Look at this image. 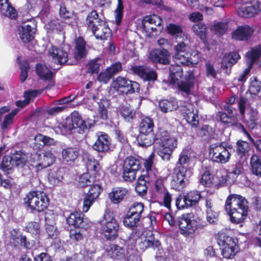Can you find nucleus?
I'll list each match as a JSON object with an SVG mask.
<instances>
[{
  "label": "nucleus",
  "instance_id": "f257e3e1",
  "mask_svg": "<svg viewBox=\"0 0 261 261\" xmlns=\"http://www.w3.org/2000/svg\"><path fill=\"white\" fill-rule=\"evenodd\" d=\"M153 121L151 118L145 117L141 120L137 138L138 144L142 147H146L155 141L159 145L155 149L157 153L163 160L168 161L173 150L177 146V139L163 128H158L153 137Z\"/></svg>",
  "mask_w": 261,
  "mask_h": 261
},
{
  "label": "nucleus",
  "instance_id": "f03ea898",
  "mask_svg": "<svg viewBox=\"0 0 261 261\" xmlns=\"http://www.w3.org/2000/svg\"><path fill=\"white\" fill-rule=\"evenodd\" d=\"M246 198L237 194H230L226 201L225 208L232 223L239 224L246 219L248 212Z\"/></svg>",
  "mask_w": 261,
  "mask_h": 261
},
{
  "label": "nucleus",
  "instance_id": "7ed1b4c3",
  "mask_svg": "<svg viewBox=\"0 0 261 261\" xmlns=\"http://www.w3.org/2000/svg\"><path fill=\"white\" fill-rule=\"evenodd\" d=\"M128 241L133 244H137L139 248L144 251L148 248L160 250L162 247L160 242L154 238L150 231H147L144 227H139L133 231L128 238Z\"/></svg>",
  "mask_w": 261,
  "mask_h": 261
},
{
  "label": "nucleus",
  "instance_id": "20e7f679",
  "mask_svg": "<svg viewBox=\"0 0 261 261\" xmlns=\"http://www.w3.org/2000/svg\"><path fill=\"white\" fill-rule=\"evenodd\" d=\"M49 54L55 61H57L60 64L68 63V64H73L76 61L85 57L87 55L86 49V42L82 38H78L75 42L74 57L75 61H70L68 59V54L62 49L52 46L49 49Z\"/></svg>",
  "mask_w": 261,
  "mask_h": 261
},
{
  "label": "nucleus",
  "instance_id": "39448f33",
  "mask_svg": "<svg viewBox=\"0 0 261 261\" xmlns=\"http://www.w3.org/2000/svg\"><path fill=\"white\" fill-rule=\"evenodd\" d=\"M87 172L81 175L79 178V185L82 187L90 186L99 180L103 171L99 162L93 157L89 156L86 161Z\"/></svg>",
  "mask_w": 261,
  "mask_h": 261
},
{
  "label": "nucleus",
  "instance_id": "423d86ee",
  "mask_svg": "<svg viewBox=\"0 0 261 261\" xmlns=\"http://www.w3.org/2000/svg\"><path fill=\"white\" fill-rule=\"evenodd\" d=\"M98 229L107 240H113L118 236L119 224L113 212L107 211L98 222Z\"/></svg>",
  "mask_w": 261,
  "mask_h": 261
},
{
  "label": "nucleus",
  "instance_id": "0eeeda50",
  "mask_svg": "<svg viewBox=\"0 0 261 261\" xmlns=\"http://www.w3.org/2000/svg\"><path fill=\"white\" fill-rule=\"evenodd\" d=\"M58 128L63 135L69 134L72 132L80 134L84 133L88 129L86 122L83 120L77 112L73 113L71 117H68L59 124Z\"/></svg>",
  "mask_w": 261,
  "mask_h": 261
},
{
  "label": "nucleus",
  "instance_id": "6e6552de",
  "mask_svg": "<svg viewBox=\"0 0 261 261\" xmlns=\"http://www.w3.org/2000/svg\"><path fill=\"white\" fill-rule=\"evenodd\" d=\"M217 243L221 255L225 259H232L239 251L237 240L222 232L218 233Z\"/></svg>",
  "mask_w": 261,
  "mask_h": 261
},
{
  "label": "nucleus",
  "instance_id": "1a4fd4ad",
  "mask_svg": "<svg viewBox=\"0 0 261 261\" xmlns=\"http://www.w3.org/2000/svg\"><path fill=\"white\" fill-rule=\"evenodd\" d=\"M24 204L31 210L38 212L44 211L48 205L49 200L46 194L42 192H31L24 199Z\"/></svg>",
  "mask_w": 261,
  "mask_h": 261
},
{
  "label": "nucleus",
  "instance_id": "9d476101",
  "mask_svg": "<svg viewBox=\"0 0 261 261\" xmlns=\"http://www.w3.org/2000/svg\"><path fill=\"white\" fill-rule=\"evenodd\" d=\"M139 85L138 83L130 81L125 77L118 76L112 82L111 88L122 94L133 93L138 92Z\"/></svg>",
  "mask_w": 261,
  "mask_h": 261
},
{
  "label": "nucleus",
  "instance_id": "9b49d317",
  "mask_svg": "<svg viewBox=\"0 0 261 261\" xmlns=\"http://www.w3.org/2000/svg\"><path fill=\"white\" fill-rule=\"evenodd\" d=\"M32 165L37 171L41 170L52 165L55 162L56 156L50 150H44L41 153L32 154Z\"/></svg>",
  "mask_w": 261,
  "mask_h": 261
},
{
  "label": "nucleus",
  "instance_id": "f8f14e48",
  "mask_svg": "<svg viewBox=\"0 0 261 261\" xmlns=\"http://www.w3.org/2000/svg\"><path fill=\"white\" fill-rule=\"evenodd\" d=\"M209 154L213 161L222 164L228 162L230 158L229 149L222 144H212L209 148Z\"/></svg>",
  "mask_w": 261,
  "mask_h": 261
},
{
  "label": "nucleus",
  "instance_id": "ddd939ff",
  "mask_svg": "<svg viewBox=\"0 0 261 261\" xmlns=\"http://www.w3.org/2000/svg\"><path fill=\"white\" fill-rule=\"evenodd\" d=\"M37 23L32 17L29 19L24 20L23 23L18 28V34L22 42L27 43L34 38Z\"/></svg>",
  "mask_w": 261,
  "mask_h": 261
},
{
  "label": "nucleus",
  "instance_id": "4468645a",
  "mask_svg": "<svg viewBox=\"0 0 261 261\" xmlns=\"http://www.w3.org/2000/svg\"><path fill=\"white\" fill-rule=\"evenodd\" d=\"M140 161L135 157L127 158L124 162L123 177L127 181H132L136 178L137 172L140 169Z\"/></svg>",
  "mask_w": 261,
  "mask_h": 261
},
{
  "label": "nucleus",
  "instance_id": "2eb2a0df",
  "mask_svg": "<svg viewBox=\"0 0 261 261\" xmlns=\"http://www.w3.org/2000/svg\"><path fill=\"white\" fill-rule=\"evenodd\" d=\"M180 233L185 237L192 235L197 227V222L191 219L190 214L182 215L177 221Z\"/></svg>",
  "mask_w": 261,
  "mask_h": 261
},
{
  "label": "nucleus",
  "instance_id": "dca6fc26",
  "mask_svg": "<svg viewBox=\"0 0 261 261\" xmlns=\"http://www.w3.org/2000/svg\"><path fill=\"white\" fill-rule=\"evenodd\" d=\"M191 175V171L182 167H177V171L173 176L171 182L172 188L177 191H181L188 183V178Z\"/></svg>",
  "mask_w": 261,
  "mask_h": 261
},
{
  "label": "nucleus",
  "instance_id": "f3484780",
  "mask_svg": "<svg viewBox=\"0 0 261 261\" xmlns=\"http://www.w3.org/2000/svg\"><path fill=\"white\" fill-rule=\"evenodd\" d=\"M261 54V45H258L252 48L246 53V61L248 67L240 74L238 81L243 82L246 80L247 75L249 74L252 64L258 59Z\"/></svg>",
  "mask_w": 261,
  "mask_h": 261
},
{
  "label": "nucleus",
  "instance_id": "a211bd4d",
  "mask_svg": "<svg viewBox=\"0 0 261 261\" xmlns=\"http://www.w3.org/2000/svg\"><path fill=\"white\" fill-rule=\"evenodd\" d=\"M130 70L144 81L154 82L157 80L158 75L156 72L146 66H133Z\"/></svg>",
  "mask_w": 261,
  "mask_h": 261
},
{
  "label": "nucleus",
  "instance_id": "6ab92c4d",
  "mask_svg": "<svg viewBox=\"0 0 261 261\" xmlns=\"http://www.w3.org/2000/svg\"><path fill=\"white\" fill-rule=\"evenodd\" d=\"M249 6L242 7L238 10V14L243 17H251L261 11V1L259 0H246Z\"/></svg>",
  "mask_w": 261,
  "mask_h": 261
},
{
  "label": "nucleus",
  "instance_id": "aec40b11",
  "mask_svg": "<svg viewBox=\"0 0 261 261\" xmlns=\"http://www.w3.org/2000/svg\"><path fill=\"white\" fill-rule=\"evenodd\" d=\"M180 111L187 122L192 127H196L199 123L198 110L191 103H187L182 106Z\"/></svg>",
  "mask_w": 261,
  "mask_h": 261
},
{
  "label": "nucleus",
  "instance_id": "412c9836",
  "mask_svg": "<svg viewBox=\"0 0 261 261\" xmlns=\"http://www.w3.org/2000/svg\"><path fill=\"white\" fill-rule=\"evenodd\" d=\"M200 57V54L197 51H193L192 53L185 52L173 56L176 63L188 66L196 64L199 62Z\"/></svg>",
  "mask_w": 261,
  "mask_h": 261
},
{
  "label": "nucleus",
  "instance_id": "4be33fe9",
  "mask_svg": "<svg viewBox=\"0 0 261 261\" xmlns=\"http://www.w3.org/2000/svg\"><path fill=\"white\" fill-rule=\"evenodd\" d=\"M149 58L153 62L166 64L169 62L170 56L167 49L162 48L152 50L149 53Z\"/></svg>",
  "mask_w": 261,
  "mask_h": 261
},
{
  "label": "nucleus",
  "instance_id": "5701e85b",
  "mask_svg": "<svg viewBox=\"0 0 261 261\" xmlns=\"http://www.w3.org/2000/svg\"><path fill=\"white\" fill-rule=\"evenodd\" d=\"M97 139L93 145L94 150L98 152H105L109 150L111 145V139L106 134L99 132L97 134Z\"/></svg>",
  "mask_w": 261,
  "mask_h": 261
},
{
  "label": "nucleus",
  "instance_id": "b1692460",
  "mask_svg": "<svg viewBox=\"0 0 261 261\" xmlns=\"http://www.w3.org/2000/svg\"><path fill=\"white\" fill-rule=\"evenodd\" d=\"M59 15L61 19L72 27H77L79 24V18L73 12L67 10L64 5H61L59 10Z\"/></svg>",
  "mask_w": 261,
  "mask_h": 261
},
{
  "label": "nucleus",
  "instance_id": "393cba45",
  "mask_svg": "<svg viewBox=\"0 0 261 261\" xmlns=\"http://www.w3.org/2000/svg\"><path fill=\"white\" fill-rule=\"evenodd\" d=\"M253 29L248 25L239 26L232 33V38L238 40H247L252 36Z\"/></svg>",
  "mask_w": 261,
  "mask_h": 261
},
{
  "label": "nucleus",
  "instance_id": "a878e982",
  "mask_svg": "<svg viewBox=\"0 0 261 261\" xmlns=\"http://www.w3.org/2000/svg\"><path fill=\"white\" fill-rule=\"evenodd\" d=\"M142 219L139 216L127 212L123 218V223L126 227L135 231L139 227H143L140 225Z\"/></svg>",
  "mask_w": 261,
  "mask_h": 261
},
{
  "label": "nucleus",
  "instance_id": "bb28decb",
  "mask_svg": "<svg viewBox=\"0 0 261 261\" xmlns=\"http://www.w3.org/2000/svg\"><path fill=\"white\" fill-rule=\"evenodd\" d=\"M128 194L127 189L123 187H115L109 194V197L113 203L118 204L123 200Z\"/></svg>",
  "mask_w": 261,
  "mask_h": 261
},
{
  "label": "nucleus",
  "instance_id": "cd10ccee",
  "mask_svg": "<svg viewBox=\"0 0 261 261\" xmlns=\"http://www.w3.org/2000/svg\"><path fill=\"white\" fill-rule=\"evenodd\" d=\"M195 158V153L191 149L183 150L179 155L177 167H182L186 169L191 170L188 167L192 163Z\"/></svg>",
  "mask_w": 261,
  "mask_h": 261
},
{
  "label": "nucleus",
  "instance_id": "c85d7f7f",
  "mask_svg": "<svg viewBox=\"0 0 261 261\" xmlns=\"http://www.w3.org/2000/svg\"><path fill=\"white\" fill-rule=\"evenodd\" d=\"M84 215L81 213L74 212L66 218L67 223L69 225H72L75 227L86 228L87 223L84 220Z\"/></svg>",
  "mask_w": 261,
  "mask_h": 261
},
{
  "label": "nucleus",
  "instance_id": "c756f323",
  "mask_svg": "<svg viewBox=\"0 0 261 261\" xmlns=\"http://www.w3.org/2000/svg\"><path fill=\"white\" fill-rule=\"evenodd\" d=\"M91 31L97 39L101 40L107 39L111 35L110 29L103 21Z\"/></svg>",
  "mask_w": 261,
  "mask_h": 261
},
{
  "label": "nucleus",
  "instance_id": "7c9ffc66",
  "mask_svg": "<svg viewBox=\"0 0 261 261\" xmlns=\"http://www.w3.org/2000/svg\"><path fill=\"white\" fill-rule=\"evenodd\" d=\"M195 82V76L192 72H189L186 77V81H181L177 82L179 89L188 94L190 93L192 88H193Z\"/></svg>",
  "mask_w": 261,
  "mask_h": 261
},
{
  "label": "nucleus",
  "instance_id": "2f4dec72",
  "mask_svg": "<svg viewBox=\"0 0 261 261\" xmlns=\"http://www.w3.org/2000/svg\"><path fill=\"white\" fill-rule=\"evenodd\" d=\"M0 13L11 19H14L17 16L16 10L8 3V0H0Z\"/></svg>",
  "mask_w": 261,
  "mask_h": 261
},
{
  "label": "nucleus",
  "instance_id": "473e14b6",
  "mask_svg": "<svg viewBox=\"0 0 261 261\" xmlns=\"http://www.w3.org/2000/svg\"><path fill=\"white\" fill-rule=\"evenodd\" d=\"M109 255L114 259L122 260L126 256L124 249L116 244H111L108 249Z\"/></svg>",
  "mask_w": 261,
  "mask_h": 261
},
{
  "label": "nucleus",
  "instance_id": "72a5a7b5",
  "mask_svg": "<svg viewBox=\"0 0 261 261\" xmlns=\"http://www.w3.org/2000/svg\"><path fill=\"white\" fill-rule=\"evenodd\" d=\"M153 153H151L144 162V167L146 169L145 172L147 173V178H150L151 179H155L157 178V174H158L156 170L153 167Z\"/></svg>",
  "mask_w": 261,
  "mask_h": 261
},
{
  "label": "nucleus",
  "instance_id": "f704fd0d",
  "mask_svg": "<svg viewBox=\"0 0 261 261\" xmlns=\"http://www.w3.org/2000/svg\"><path fill=\"white\" fill-rule=\"evenodd\" d=\"M159 107L163 112L167 113L175 110L178 107V105L176 99L171 98L169 100L164 99L160 101Z\"/></svg>",
  "mask_w": 261,
  "mask_h": 261
},
{
  "label": "nucleus",
  "instance_id": "c9c22d12",
  "mask_svg": "<svg viewBox=\"0 0 261 261\" xmlns=\"http://www.w3.org/2000/svg\"><path fill=\"white\" fill-rule=\"evenodd\" d=\"M240 58L239 54L237 52L225 54L223 57L221 67L222 68H231Z\"/></svg>",
  "mask_w": 261,
  "mask_h": 261
},
{
  "label": "nucleus",
  "instance_id": "e433bc0d",
  "mask_svg": "<svg viewBox=\"0 0 261 261\" xmlns=\"http://www.w3.org/2000/svg\"><path fill=\"white\" fill-rule=\"evenodd\" d=\"M36 71L37 74L42 80L49 81L53 78V73L52 71L45 65L37 64Z\"/></svg>",
  "mask_w": 261,
  "mask_h": 261
},
{
  "label": "nucleus",
  "instance_id": "4c0bfd02",
  "mask_svg": "<svg viewBox=\"0 0 261 261\" xmlns=\"http://www.w3.org/2000/svg\"><path fill=\"white\" fill-rule=\"evenodd\" d=\"M103 20L99 18L98 13L95 10L89 13L86 18V24L88 29L90 30L96 28L98 23H100Z\"/></svg>",
  "mask_w": 261,
  "mask_h": 261
},
{
  "label": "nucleus",
  "instance_id": "58836bf2",
  "mask_svg": "<svg viewBox=\"0 0 261 261\" xmlns=\"http://www.w3.org/2000/svg\"><path fill=\"white\" fill-rule=\"evenodd\" d=\"M169 71L170 81L173 84L177 83L182 75V69L178 64L176 63L175 65H172L169 68Z\"/></svg>",
  "mask_w": 261,
  "mask_h": 261
},
{
  "label": "nucleus",
  "instance_id": "ea45409f",
  "mask_svg": "<svg viewBox=\"0 0 261 261\" xmlns=\"http://www.w3.org/2000/svg\"><path fill=\"white\" fill-rule=\"evenodd\" d=\"M147 173L145 172V174L140 176L138 179L137 185L136 187V190L140 194H143L145 193L147 191V187L146 186V182L153 181L154 179H151L150 178H147Z\"/></svg>",
  "mask_w": 261,
  "mask_h": 261
},
{
  "label": "nucleus",
  "instance_id": "a19ab883",
  "mask_svg": "<svg viewBox=\"0 0 261 261\" xmlns=\"http://www.w3.org/2000/svg\"><path fill=\"white\" fill-rule=\"evenodd\" d=\"M250 166L252 173L256 176H261V160L256 154H253L251 156Z\"/></svg>",
  "mask_w": 261,
  "mask_h": 261
},
{
  "label": "nucleus",
  "instance_id": "79ce46f5",
  "mask_svg": "<svg viewBox=\"0 0 261 261\" xmlns=\"http://www.w3.org/2000/svg\"><path fill=\"white\" fill-rule=\"evenodd\" d=\"M62 158L66 162H73L78 155L79 152L76 149L68 148L64 149L62 152Z\"/></svg>",
  "mask_w": 261,
  "mask_h": 261
},
{
  "label": "nucleus",
  "instance_id": "37998d69",
  "mask_svg": "<svg viewBox=\"0 0 261 261\" xmlns=\"http://www.w3.org/2000/svg\"><path fill=\"white\" fill-rule=\"evenodd\" d=\"M244 170L243 166L241 163H237L233 166V169L227 173V177L230 179V183L233 182L238 176L241 174Z\"/></svg>",
  "mask_w": 261,
  "mask_h": 261
},
{
  "label": "nucleus",
  "instance_id": "c03bdc74",
  "mask_svg": "<svg viewBox=\"0 0 261 261\" xmlns=\"http://www.w3.org/2000/svg\"><path fill=\"white\" fill-rule=\"evenodd\" d=\"M11 156L15 166L22 167L26 164L28 161L26 154L21 151H16Z\"/></svg>",
  "mask_w": 261,
  "mask_h": 261
},
{
  "label": "nucleus",
  "instance_id": "a18cd8bd",
  "mask_svg": "<svg viewBox=\"0 0 261 261\" xmlns=\"http://www.w3.org/2000/svg\"><path fill=\"white\" fill-rule=\"evenodd\" d=\"M237 148L236 151L237 154L239 155L241 158L244 157V159L246 160V156L250 149L249 144L245 141L240 140L237 142Z\"/></svg>",
  "mask_w": 261,
  "mask_h": 261
},
{
  "label": "nucleus",
  "instance_id": "49530a36",
  "mask_svg": "<svg viewBox=\"0 0 261 261\" xmlns=\"http://www.w3.org/2000/svg\"><path fill=\"white\" fill-rule=\"evenodd\" d=\"M186 199L191 206L196 205L201 198V193L198 191H191L185 195Z\"/></svg>",
  "mask_w": 261,
  "mask_h": 261
},
{
  "label": "nucleus",
  "instance_id": "de8ad7c7",
  "mask_svg": "<svg viewBox=\"0 0 261 261\" xmlns=\"http://www.w3.org/2000/svg\"><path fill=\"white\" fill-rule=\"evenodd\" d=\"M127 212L143 218L144 205L141 202H135L130 205Z\"/></svg>",
  "mask_w": 261,
  "mask_h": 261
},
{
  "label": "nucleus",
  "instance_id": "09e8293b",
  "mask_svg": "<svg viewBox=\"0 0 261 261\" xmlns=\"http://www.w3.org/2000/svg\"><path fill=\"white\" fill-rule=\"evenodd\" d=\"M230 182V179L227 177V174H223L218 171L213 175V185L215 187L224 186L227 181Z\"/></svg>",
  "mask_w": 261,
  "mask_h": 261
},
{
  "label": "nucleus",
  "instance_id": "8fccbe9b",
  "mask_svg": "<svg viewBox=\"0 0 261 261\" xmlns=\"http://www.w3.org/2000/svg\"><path fill=\"white\" fill-rule=\"evenodd\" d=\"M14 166V164L11 156H6L3 158L1 167L5 174L11 173Z\"/></svg>",
  "mask_w": 261,
  "mask_h": 261
},
{
  "label": "nucleus",
  "instance_id": "3c124183",
  "mask_svg": "<svg viewBox=\"0 0 261 261\" xmlns=\"http://www.w3.org/2000/svg\"><path fill=\"white\" fill-rule=\"evenodd\" d=\"M48 181L53 186H57L60 184L62 179V176L60 171L57 169H54L48 174Z\"/></svg>",
  "mask_w": 261,
  "mask_h": 261
},
{
  "label": "nucleus",
  "instance_id": "603ef678",
  "mask_svg": "<svg viewBox=\"0 0 261 261\" xmlns=\"http://www.w3.org/2000/svg\"><path fill=\"white\" fill-rule=\"evenodd\" d=\"M216 119L223 123L232 124L234 122L236 115H228L225 113L219 112L216 115Z\"/></svg>",
  "mask_w": 261,
  "mask_h": 261
},
{
  "label": "nucleus",
  "instance_id": "864d4df0",
  "mask_svg": "<svg viewBox=\"0 0 261 261\" xmlns=\"http://www.w3.org/2000/svg\"><path fill=\"white\" fill-rule=\"evenodd\" d=\"M19 110L18 109H15L5 116L4 121L1 125L3 130L7 129L12 123L13 118L18 113Z\"/></svg>",
  "mask_w": 261,
  "mask_h": 261
},
{
  "label": "nucleus",
  "instance_id": "5fc2aeb1",
  "mask_svg": "<svg viewBox=\"0 0 261 261\" xmlns=\"http://www.w3.org/2000/svg\"><path fill=\"white\" fill-rule=\"evenodd\" d=\"M200 183L206 187H211L213 185V175L211 174L210 169L206 168L202 173Z\"/></svg>",
  "mask_w": 261,
  "mask_h": 261
},
{
  "label": "nucleus",
  "instance_id": "6e6d98bb",
  "mask_svg": "<svg viewBox=\"0 0 261 261\" xmlns=\"http://www.w3.org/2000/svg\"><path fill=\"white\" fill-rule=\"evenodd\" d=\"M144 25L151 24L155 27L161 25L162 19L157 15L146 16L144 18Z\"/></svg>",
  "mask_w": 261,
  "mask_h": 261
},
{
  "label": "nucleus",
  "instance_id": "4d7b16f0",
  "mask_svg": "<svg viewBox=\"0 0 261 261\" xmlns=\"http://www.w3.org/2000/svg\"><path fill=\"white\" fill-rule=\"evenodd\" d=\"M194 33L204 41L206 38V27L203 23H197L193 26Z\"/></svg>",
  "mask_w": 261,
  "mask_h": 261
},
{
  "label": "nucleus",
  "instance_id": "13d9d810",
  "mask_svg": "<svg viewBox=\"0 0 261 261\" xmlns=\"http://www.w3.org/2000/svg\"><path fill=\"white\" fill-rule=\"evenodd\" d=\"M123 13V5L122 0H118L117 9L114 12L115 21L119 25L122 20Z\"/></svg>",
  "mask_w": 261,
  "mask_h": 261
},
{
  "label": "nucleus",
  "instance_id": "bf43d9fd",
  "mask_svg": "<svg viewBox=\"0 0 261 261\" xmlns=\"http://www.w3.org/2000/svg\"><path fill=\"white\" fill-rule=\"evenodd\" d=\"M168 32L171 35L181 37L183 35L182 29L180 25L170 23L167 27Z\"/></svg>",
  "mask_w": 261,
  "mask_h": 261
},
{
  "label": "nucleus",
  "instance_id": "052dcab7",
  "mask_svg": "<svg viewBox=\"0 0 261 261\" xmlns=\"http://www.w3.org/2000/svg\"><path fill=\"white\" fill-rule=\"evenodd\" d=\"M121 114L126 121L132 119L135 114V112L129 106H123L121 109Z\"/></svg>",
  "mask_w": 261,
  "mask_h": 261
},
{
  "label": "nucleus",
  "instance_id": "680f3d73",
  "mask_svg": "<svg viewBox=\"0 0 261 261\" xmlns=\"http://www.w3.org/2000/svg\"><path fill=\"white\" fill-rule=\"evenodd\" d=\"M46 27L49 30L57 33L63 32L64 25L58 21L51 20L46 24Z\"/></svg>",
  "mask_w": 261,
  "mask_h": 261
},
{
  "label": "nucleus",
  "instance_id": "e2e57ef3",
  "mask_svg": "<svg viewBox=\"0 0 261 261\" xmlns=\"http://www.w3.org/2000/svg\"><path fill=\"white\" fill-rule=\"evenodd\" d=\"M155 181V190L157 196L167 191L164 186L163 179L159 178L158 174H157V178L152 181Z\"/></svg>",
  "mask_w": 261,
  "mask_h": 261
},
{
  "label": "nucleus",
  "instance_id": "0e129e2a",
  "mask_svg": "<svg viewBox=\"0 0 261 261\" xmlns=\"http://www.w3.org/2000/svg\"><path fill=\"white\" fill-rule=\"evenodd\" d=\"M227 29V24L224 22H217L212 27L213 30L218 36L224 34Z\"/></svg>",
  "mask_w": 261,
  "mask_h": 261
},
{
  "label": "nucleus",
  "instance_id": "69168bd1",
  "mask_svg": "<svg viewBox=\"0 0 261 261\" xmlns=\"http://www.w3.org/2000/svg\"><path fill=\"white\" fill-rule=\"evenodd\" d=\"M58 215L53 210H48L45 213V219L46 225L56 224Z\"/></svg>",
  "mask_w": 261,
  "mask_h": 261
},
{
  "label": "nucleus",
  "instance_id": "338daca9",
  "mask_svg": "<svg viewBox=\"0 0 261 261\" xmlns=\"http://www.w3.org/2000/svg\"><path fill=\"white\" fill-rule=\"evenodd\" d=\"M27 232L33 235L38 234L40 232V226L38 222H30L25 226Z\"/></svg>",
  "mask_w": 261,
  "mask_h": 261
},
{
  "label": "nucleus",
  "instance_id": "774afa93",
  "mask_svg": "<svg viewBox=\"0 0 261 261\" xmlns=\"http://www.w3.org/2000/svg\"><path fill=\"white\" fill-rule=\"evenodd\" d=\"M189 202L186 199V196L179 195L176 199L175 204L177 208L179 210L184 209L191 207L189 205Z\"/></svg>",
  "mask_w": 261,
  "mask_h": 261
}]
</instances>
